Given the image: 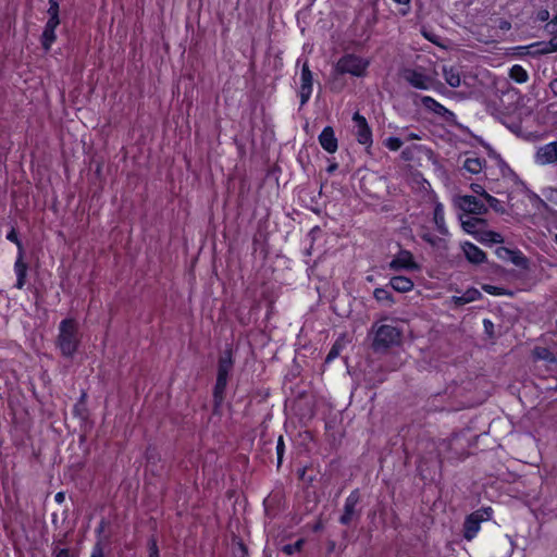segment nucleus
<instances>
[{"label": "nucleus", "instance_id": "obj_61", "mask_svg": "<svg viewBox=\"0 0 557 557\" xmlns=\"http://www.w3.org/2000/svg\"><path fill=\"white\" fill-rule=\"evenodd\" d=\"M86 399H87V394H86V392H83L76 404H81L82 406H85Z\"/></svg>", "mask_w": 557, "mask_h": 557}, {"label": "nucleus", "instance_id": "obj_10", "mask_svg": "<svg viewBox=\"0 0 557 557\" xmlns=\"http://www.w3.org/2000/svg\"><path fill=\"white\" fill-rule=\"evenodd\" d=\"M458 207L468 213L482 215L487 213V207L479 200L475 196L465 195L459 197Z\"/></svg>", "mask_w": 557, "mask_h": 557}, {"label": "nucleus", "instance_id": "obj_24", "mask_svg": "<svg viewBox=\"0 0 557 557\" xmlns=\"http://www.w3.org/2000/svg\"><path fill=\"white\" fill-rule=\"evenodd\" d=\"M486 161L478 157H469L465 160L462 169L471 174H479L485 166Z\"/></svg>", "mask_w": 557, "mask_h": 557}, {"label": "nucleus", "instance_id": "obj_12", "mask_svg": "<svg viewBox=\"0 0 557 557\" xmlns=\"http://www.w3.org/2000/svg\"><path fill=\"white\" fill-rule=\"evenodd\" d=\"M28 263L24 260V255L17 253L14 262V273L16 275V282L14 287L23 289L27 282Z\"/></svg>", "mask_w": 557, "mask_h": 557}, {"label": "nucleus", "instance_id": "obj_57", "mask_svg": "<svg viewBox=\"0 0 557 557\" xmlns=\"http://www.w3.org/2000/svg\"><path fill=\"white\" fill-rule=\"evenodd\" d=\"M454 301H455V304H456V305H458V306H462V305L468 304V302L466 301V299H465L463 294H462L461 296H455V297H454Z\"/></svg>", "mask_w": 557, "mask_h": 557}, {"label": "nucleus", "instance_id": "obj_20", "mask_svg": "<svg viewBox=\"0 0 557 557\" xmlns=\"http://www.w3.org/2000/svg\"><path fill=\"white\" fill-rule=\"evenodd\" d=\"M433 221L435 223L436 230L440 234L446 235L448 234V230L445 224L444 218V207L441 202H436L433 211Z\"/></svg>", "mask_w": 557, "mask_h": 557}, {"label": "nucleus", "instance_id": "obj_60", "mask_svg": "<svg viewBox=\"0 0 557 557\" xmlns=\"http://www.w3.org/2000/svg\"><path fill=\"white\" fill-rule=\"evenodd\" d=\"M238 548L242 552L243 557L247 556L248 549H247L246 545L243 542L238 543Z\"/></svg>", "mask_w": 557, "mask_h": 557}, {"label": "nucleus", "instance_id": "obj_56", "mask_svg": "<svg viewBox=\"0 0 557 557\" xmlns=\"http://www.w3.org/2000/svg\"><path fill=\"white\" fill-rule=\"evenodd\" d=\"M65 500V493L64 492H58L54 495V502L59 505L63 504Z\"/></svg>", "mask_w": 557, "mask_h": 557}, {"label": "nucleus", "instance_id": "obj_22", "mask_svg": "<svg viewBox=\"0 0 557 557\" xmlns=\"http://www.w3.org/2000/svg\"><path fill=\"white\" fill-rule=\"evenodd\" d=\"M393 289L399 293H407L413 288V282L407 276H393L389 281Z\"/></svg>", "mask_w": 557, "mask_h": 557}, {"label": "nucleus", "instance_id": "obj_5", "mask_svg": "<svg viewBox=\"0 0 557 557\" xmlns=\"http://www.w3.org/2000/svg\"><path fill=\"white\" fill-rule=\"evenodd\" d=\"M493 510L491 507H483L468 515L463 522V537L467 541L473 540L483 521H487L492 518Z\"/></svg>", "mask_w": 557, "mask_h": 557}, {"label": "nucleus", "instance_id": "obj_41", "mask_svg": "<svg viewBox=\"0 0 557 557\" xmlns=\"http://www.w3.org/2000/svg\"><path fill=\"white\" fill-rule=\"evenodd\" d=\"M463 296H465L466 301L469 304V302L480 299L482 297V294L479 289L471 287V288H468L463 293Z\"/></svg>", "mask_w": 557, "mask_h": 557}, {"label": "nucleus", "instance_id": "obj_4", "mask_svg": "<svg viewBox=\"0 0 557 557\" xmlns=\"http://www.w3.org/2000/svg\"><path fill=\"white\" fill-rule=\"evenodd\" d=\"M401 332L393 325L382 324L374 332L372 348L376 352L386 351L388 348L399 345Z\"/></svg>", "mask_w": 557, "mask_h": 557}, {"label": "nucleus", "instance_id": "obj_37", "mask_svg": "<svg viewBox=\"0 0 557 557\" xmlns=\"http://www.w3.org/2000/svg\"><path fill=\"white\" fill-rule=\"evenodd\" d=\"M285 454V442L283 435H280L276 442V458H277V468H280L283 463V457Z\"/></svg>", "mask_w": 557, "mask_h": 557}, {"label": "nucleus", "instance_id": "obj_25", "mask_svg": "<svg viewBox=\"0 0 557 557\" xmlns=\"http://www.w3.org/2000/svg\"><path fill=\"white\" fill-rule=\"evenodd\" d=\"M345 346H346V339H345V335H343L339 338H337L335 341V343L332 345L330 351L327 352V355L325 357L324 362L331 363L332 361H334L339 356L341 351L345 348Z\"/></svg>", "mask_w": 557, "mask_h": 557}, {"label": "nucleus", "instance_id": "obj_51", "mask_svg": "<svg viewBox=\"0 0 557 557\" xmlns=\"http://www.w3.org/2000/svg\"><path fill=\"white\" fill-rule=\"evenodd\" d=\"M401 159L405 160V161H411L412 158H413V154H412V149L411 148H406L401 151V154H400Z\"/></svg>", "mask_w": 557, "mask_h": 557}, {"label": "nucleus", "instance_id": "obj_30", "mask_svg": "<svg viewBox=\"0 0 557 557\" xmlns=\"http://www.w3.org/2000/svg\"><path fill=\"white\" fill-rule=\"evenodd\" d=\"M509 261L521 269H528L529 267L528 258L518 249L512 251Z\"/></svg>", "mask_w": 557, "mask_h": 557}, {"label": "nucleus", "instance_id": "obj_2", "mask_svg": "<svg viewBox=\"0 0 557 557\" xmlns=\"http://www.w3.org/2000/svg\"><path fill=\"white\" fill-rule=\"evenodd\" d=\"M327 86L333 92H341L348 83V47L343 46L337 60L333 61L327 77Z\"/></svg>", "mask_w": 557, "mask_h": 557}, {"label": "nucleus", "instance_id": "obj_27", "mask_svg": "<svg viewBox=\"0 0 557 557\" xmlns=\"http://www.w3.org/2000/svg\"><path fill=\"white\" fill-rule=\"evenodd\" d=\"M509 77L518 84L525 83L529 79L528 72L519 64L510 69Z\"/></svg>", "mask_w": 557, "mask_h": 557}, {"label": "nucleus", "instance_id": "obj_49", "mask_svg": "<svg viewBox=\"0 0 557 557\" xmlns=\"http://www.w3.org/2000/svg\"><path fill=\"white\" fill-rule=\"evenodd\" d=\"M73 413L77 417H85L87 414L86 406H82L81 404H75L73 407Z\"/></svg>", "mask_w": 557, "mask_h": 557}, {"label": "nucleus", "instance_id": "obj_7", "mask_svg": "<svg viewBox=\"0 0 557 557\" xmlns=\"http://www.w3.org/2000/svg\"><path fill=\"white\" fill-rule=\"evenodd\" d=\"M420 101L425 110L434 113L449 125L456 126L460 129H466L463 125L458 123L456 114L446 107H444L442 103L436 101L434 98L430 96H421Z\"/></svg>", "mask_w": 557, "mask_h": 557}, {"label": "nucleus", "instance_id": "obj_58", "mask_svg": "<svg viewBox=\"0 0 557 557\" xmlns=\"http://www.w3.org/2000/svg\"><path fill=\"white\" fill-rule=\"evenodd\" d=\"M336 544L334 541L327 542V555H331L335 550Z\"/></svg>", "mask_w": 557, "mask_h": 557}, {"label": "nucleus", "instance_id": "obj_29", "mask_svg": "<svg viewBox=\"0 0 557 557\" xmlns=\"http://www.w3.org/2000/svg\"><path fill=\"white\" fill-rule=\"evenodd\" d=\"M373 296L379 302H382L386 306H392L395 302L393 295L386 288H375Z\"/></svg>", "mask_w": 557, "mask_h": 557}, {"label": "nucleus", "instance_id": "obj_19", "mask_svg": "<svg viewBox=\"0 0 557 557\" xmlns=\"http://www.w3.org/2000/svg\"><path fill=\"white\" fill-rule=\"evenodd\" d=\"M445 82L453 88H457L461 84L460 71L458 66L444 65L442 69Z\"/></svg>", "mask_w": 557, "mask_h": 557}, {"label": "nucleus", "instance_id": "obj_11", "mask_svg": "<svg viewBox=\"0 0 557 557\" xmlns=\"http://www.w3.org/2000/svg\"><path fill=\"white\" fill-rule=\"evenodd\" d=\"M389 269L398 270H418L419 265L413 261L412 253L408 250H400L389 263Z\"/></svg>", "mask_w": 557, "mask_h": 557}, {"label": "nucleus", "instance_id": "obj_52", "mask_svg": "<svg viewBox=\"0 0 557 557\" xmlns=\"http://www.w3.org/2000/svg\"><path fill=\"white\" fill-rule=\"evenodd\" d=\"M54 557H74L69 548H60L54 553Z\"/></svg>", "mask_w": 557, "mask_h": 557}, {"label": "nucleus", "instance_id": "obj_13", "mask_svg": "<svg viewBox=\"0 0 557 557\" xmlns=\"http://www.w3.org/2000/svg\"><path fill=\"white\" fill-rule=\"evenodd\" d=\"M318 139L319 144L326 152L334 153L337 150L338 144L333 127L325 126Z\"/></svg>", "mask_w": 557, "mask_h": 557}, {"label": "nucleus", "instance_id": "obj_3", "mask_svg": "<svg viewBox=\"0 0 557 557\" xmlns=\"http://www.w3.org/2000/svg\"><path fill=\"white\" fill-rule=\"evenodd\" d=\"M345 410L330 411L325 418V437L333 448L342 444L346 434V424L344 423Z\"/></svg>", "mask_w": 557, "mask_h": 557}, {"label": "nucleus", "instance_id": "obj_44", "mask_svg": "<svg viewBox=\"0 0 557 557\" xmlns=\"http://www.w3.org/2000/svg\"><path fill=\"white\" fill-rule=\"evenodd\" d=\"M483 147L486 149V152L488 154L490 158L496 160V161H502V157L500 154L487 143H482Z\"/></svg>", "mask_w": 557, "mask_h": 557}, {"label": "nucleus", "instance_id": "obj_33", "mask_svg": "<svg viewBox=\"0 0 557 557\" xmlns=\"http://www.w3.org/2000/svg\"><path fill=\"white\" fill-rule=\"evenodd\" d=\"M304 545H305V540L299 539L295 543L284 545L282 550L286 555H294L295 553L301 552Z\"/></svg>", "mask_w": 557, "mask_h": 557}, {"label": "nucleus", "instance_id": "obj_1", "mask_svg": "<svg viewBox=\"0 0 557 557\" xmlns=\"http://www.w3.org/2000/svg\"><path fill=\"white\" fill-rule=\"evenodd\" d=\"M55 346L64 358H73L82 344L79 323L74 318L61 320L58 326Z\"/></svg>", "mask_w": 557, "mask_h": 557}, {"label": "nucleus", "instance_id": "obj_31", "mask_svg": "<svg viewBox=\"0 0 557 557\" xmlns=\"http://www.w3.org/2000/svg\"><path fill=\"white\" fill-rule=\"evenodd\" d=\"M482 289L493 296H512L513 293L511 290H508L504 287L491 285V284H484L482 285Z\"/></svg>", "mask_w": 557, "mask_h": 557}, {"label": "nucleus", "instance_id": "obj_26", "mask_svg": "<svg viewBox=\"0 0 557 557\" xmlns=\"http://www.w3.org/2000/svg\"><path fill=\"white\" fill-rule=\"evenodd\" d=\"M55 41H57L55 29L44 27L42 34L40 36V44H41L42 49L46 52H48Z\"/></svg>", "mask_w": 557, "mask_h": 557}, {"label": "nucleus", "instance_id": "obj_43", "mask_svg": "<svg viewBox=\"0 0 557 557\" xmlns=\"http://www.w3.org/2000/svg\"><path fill=\"white\" fill-rule=\"evenodd\" d=\"M512 249H509L507 247H498L496 249V255L499 259H503V260H509L511 253H512Z\"/></svg>", "mask_w": 557, "mask_h": 557}, {"label": "nucleus", "instance_id": "obj_59", "mask_svg": "<svg viewBox=\"0 0 557 557\" xmlns=\"http://www.w3.org/2000/svg\"><path fill=\"white\" fill-rule=\"evenodd\" d=\"M550 90L557 96V78L553 79L549 84Z\"/></svg>", "mask_w": 557, "mask_h": 557}, {"label": "nucleus", "instance_id": "obj_46", "mask_svg": "<svg viewBox=\"0 0 557 557\" xmlns=\"http://www.w3.org/2000/svg\"><path fill=\"white\" fill-rule=\"evenodd\" d=\"M60 23H61L60 17L49 16L48 21L45 24V27L57 30V28L59 27Z\"/></svg>", "mask_w": 557, "mask_h": 557}, {"label": "nucleus", "instance_id": "obj_42", "mask_svg": "<svg viewBox=\"0 0 557 557\" xmlns=\"http://www.w3.org/2000/svg\"><path fill=\"white\" fill-rule=\"evenodd\" d=\"M49 8L47 10L48 16L60 17L59 0H49Z\"/></svg>", "mask_w": 557, "mask_h": 557}, {"label": "nucleus", "instance_id": "obj_16", "mask_svg": "<svg viewBox=\"0 0 557 557\" xmlns=\"http://www.w3.org/2000/svg\"><path fill=\"white\" fill-rule=\"evenodd\" d=\"M370 63L371 61L369 58L350 53V75L357 77L366 76Z\"/></svg>", "mask_w": 557, "mask_h": 557}, {"label": "nucleus", "instance_id": "obj_40", "mask_svg": "<svg viewBox=\"0 0 557 557\" xmlns=\"http://www.w3.org/2000/svg\"><path fill=\"white\" fill-rule=\"evenodd\" d=\"M108 524H109V522L104 518H102L95 530L97 541L102 540L106 544L108 543V536H103V533H104Z\"/></svg>", "mask_w": 557, "mask_h": 557}, {"label": "nucleus", "instance_id": "obj_32", "mask_svg": "<svg viewBox=\"0 0 557 557\" xmlns=\"http://www.w3.org/2000/svg\"><path fill=\"white\" fill-rule=\"evenodd\" d=\"M7 239L17 247V253L24 255V246L22 240L18 237L17 231L15 227H11V230L7 233Z\"/></svg>", "mask_w": 557, "mask_h": 557}, {"label": "nucleus", "instance_id": "obj_23", "mask_svg": "<svg viewBox=\"0 0 557 557\" xmlns=\"http://www.w3.org/2000/svg\"><path fill=\"white\" fill-rule=\"evenodd\" d=\"M532 358L535 361L543 360L548 364L556 363L557 358L547 347L536 346L532 350Z\"/></svg>", "mask_w": 557, "mask_h": 557}, {"label": "nucleus", "instance_id": "obj_35", "mask_svg": "<svg viewBox=\"0 0 557 557\" xmlns=\"http://www.w3.org/2000/svg\"><path fill=\"white\" fill-rule=\"evenodd\" d=\"M503 175L505 176L506 173L510 174L517 183H519L523 188L527 189L525 184L518 177V175L509 168V165L505 162V160L502 158V161H496Z\"/></svg>", "mask_w": 557, "mask_h": 557}, {"label": "nucleus", "instance_id": "obj_55", "mask_svg": "<svg viewBox=\"0 0 557 557\" xmlns=\"http://www.w3.org/2000/svg\"><path fill=\"white\" fill-rule=\"evenodd\" d=\"M406 140H420L422 139L421 133H408L405 137Z\"/></svg>", "mask_w": 557, "mask_h": 557}, {"label": "nucleus", "instance_id": "obj_38", "mask_svg": "<svg viewBox=\"0 0 557 557\" xmlns=\"http://www.w3.org/2000/svg\"><path fill=\"white\" fill-rule=\"evenodd\" d=\"M403 144L404 143L399 137H394V136L387 137L384 140V146L392 151H397L398 149H400Z\"/></svg>", "mask_w": 557, "mask_h": 557}, {"label": "nucleus", "instance_id": "obj_54", "mask_svg": "<svg viewBox=\"0 0 557 557\" xmlns=\"http://www.w3.org/2000/svg\"><path fill=\"white\" fill-rule=\"evenodd\" d=\"M546 27L549 29L550 33L557 32V14L552 21L547 23Z\"/></svg>", "mask_w": 557, "mask_h": 557}, {"label": "nucleus", "instance_id": "obj_62", "mask_svg": "<svg viewBox=\"0 0 557 557\" xmlns=\"http://www.w3.org/2000/svg\"><path fill=\"white\" fill-rule=\"evenodd\" d=\"M337 168H338V165H337L336 163L330 164V165H329V168H327V172L332 173V172H334Z\"/></svg>", "mask_w": 557, "mask_h": 557}, {"label": "nucleus", "instance_id": "obj_34", "mask_svg": "<svg viewBox=\"0 0 557 557\" xmlns=\"http://www.w3.org/2000/svg\"><path fill=\"white\" fill-rule=\"evenodd\" d=\"M485 200L486 202L488 203V206L496 212V213H499V214H505L506 213V209L505 207L503 206L502 201H499L497 198H495L494 196L492 195H486L485 196Z\"/></svg>", "mask_w": 557, "mask_h": 557}, {"label": "nucleus", "instance_id": "obj_17", "mask_svg": "<svg viewBox=\"0 0 557 557\" xmlns=\"http://www.w3.org/2000/svg\"><path fill=\"white\" fill-rule=\"evenodd\" d=\"M228 376L216 375V381L213 387V405L214 409L222 406L225 398V391L227 386Z\"/></svg>", "mask_w": 557, "mask_h": 557}, {"label": "nucleus", "instance_id": "obj_53", "mask_svg": "<svg viewBox=\"0 0 557 557\" xmlns=\"http://www.w3.org/2000/svg\"><path fill=\"white\" fill-rule=\"evenodd\" d=\"M548 46L549 48L545 49L544 52H553V51H557V36H554L549 42H548Z\"/></svg>", "mask_w": 557, "mask_h": 557}, {"label": "nucleus", "instance_id": "obj_6", "mask_svg": "<svg viewBox=\"0 0 557 557\" xmlns=\"http://www.w3.org/2000/svg\"><path fill=\"white\" fill-rule=\"evenodd\" d=\"M296 64L297 66L301 65L298 97L300 107H304L308 103L313 92V73L310 70L308 59L302 61L301 58H298Z\"/></svg>", "mask_w": 557, "mask_h": 557}, {"label": "nucleus", "instance_id": "obj_63", "mask_svg": "<svg viewBox=\"0 0 557 557\" xmlns=\"http://www.w3.org/2000/svg\"><path fill=\"white\" fill-rule=\"evenodd\" d=\"M500 28L502 29H509L510 28V24L508 22H504L502 25H500Z\"/></svg>", "mask_w": 557, "mask_h": 557}, {"label": "nucleus", "instance_id": "obj_36", "mask_svg": "<svg viewBox=\"0 0 557 557\" xmlns=\"http://www.w3.org/2000/svg\"><path fill=\"white\" fill-rule=\"evenodd\" d=\"M148 557H160V550L156 536H150L147 542Z\"/></svg>", "mask_w": 557, "mask_h": 557}, {"label": "nucleus", "instance_id": "obj_14", "mask_svg": "<svg viewBox=\"0 0 557 557\" xmlns=\"http://www.w3.org/2000/svg\"><path fill=\"white\" fill-rule=\"evenodd\" d=\"M557 161V141L541 147L536 152V162L540 164H548Z\"/></svg>", "mask_w": 557, "mask_h": 557}, {"label": "nucleus", "instance_id": "obj_15", "mask_svg": "<svg viewBox=\"0 0 557 557\" xmlns=\"http://www.w3.org/2000/svg\"><path fill=\"white\" fill-rule=\"evenodd\" d=\"M462 250L467 260L473 264H481L486 260L485 252L479 248L476 245L466 242L462 245Z\"/></svg>", "mask_w": 557, "mask_h": 557}, {"label": "nucleus", "instance_id": "obj_48", "mask_svg": "<svg viewBox=\"0 0 557 557\" xmlns=\"http://www.w3.org/2000/svg\"><path fill=\"white\" fill-rule=\"evenodd\" d=\"M483 326H484L485 333L490 337H493L494 336V323L491 320H488V319H484L483 320Z\"/></svg>", "mask_w": 557, "mask_h": 557}, {"label": "nucleus", "instance_id": "obj_9", "mask_svg": "<svg viewBox=\"0 0 557 557\" xmlns=\"http://www.w3.org/2000/svg\"><path fill=\"white\" fill-rule=\"evenodd\" d=\"M404 78L412 87L421 90H429L434 84V79L430 75L416 69H406Z\"/></svg>", "mask_w": 557, "mask_h": 557}, {"label": "nucleus", "instance_id": "obj_39", "mask_svg": "<svg viewBox=\"0 0 557 557\" xmlns=\"http://www.w3.org/2000/svg\"><path fill=\"white\" fill-rule=\"evenodd\" d=\"M106 543L102 540L96 541L91 548L90 557H106L104 548Z\"/></svg>", "mask_w": 557, "mask_h": 557}, {"label": "nucleus", "instance_id": "obj_28", "mask_svg": "<svg viewBox=\"0 0 557 557\" xmlns=\"http://www.w3.org/2000/svg\"><path fill=\"white\" fill-rule=\"evenodd\" d=\"M476 238L482 243H490V244L504 243L503 235L497 232H494V231L482 232V233H480V235Z\"/></svg>", "mask_w": 557, "mask_h": 557}, {"label": "nucleus", "instance_id": "obj_50", "mask_svg": "<svg viewBox=\"0 0 557 557\" xmlns=\"http://www.w3.org/2000/svg\"><path fill=\"white\" fill-rule=\"evenodd\" d=\"M548 18H549L548 10L543 9L536 13V20L540 22H546V21H548Z\"/></svg>", "mask_w": 557, "mask_h": 557}, {"label": "nucleus", "instance_id": "obj_18", "mask_svg": "<svg viewBox=\"0 0 557 557\" xmlns=\"http://www.w3.org/2000/svg\"><path fill=\"white\" fill-rule=\"evenodd\" d=\"M234 366L232 349H225L218 360L216 375L228 376Z\"/></svg>", "mask_w": 557, "mask_h": 557}, {"label": "nucleus", "instance_id": "obj_21", "mask_svg": "<svg viewBox=\"0 0 557 557\" xmlns=\"http://www.w3.org/2000/svg\"><path fill=\"white\" fill-rule=\"evenodd\" d=\"M486 224V220L476 216H469L467 220H461L463 231L475 236L479 235L478 227L485 226Z\"/></svg>", "mask_w": 557, "mask_h": 557}, {"label": "nucleus", "instance_id": "obj_64", "mask_svg": "<svg viewBox=\"0 0 557 557\" xmlns=\"http://www.w3.org/2000/svg\"><path fill=\"white\" fill-rule=\"evenodd\" d=\"M305 473H306V468H302L301 470H299V478H300L301 480H304V478H305Z\"/></svg>", "mask_w": 557, "mask_h": 557}, {"label": "nucleus", "instance_id": "obj_47", "mask_svg": "<svg viewBox=\"0 0 557 557\" xmlns=\"http://www.w3.org/2000/svg\"><path fill=\"white\" fill-rule=\"evenodd\" d=\"M339 521L342 524H348V498L343 504V510L339 517Z\"/></svg>", "mask_w": 557, "mask_h": 557}, {"label": "nucleus", "instance_id": "obj_8", "mask_svg": "<svg viewBox=\"0 0 557 557\" xmlns=\"http://www.w3.org/2000/svg\"><path fill=\"white\" fill-rule=\"evenodd\" d=\"M352 121L355 123V136L357 141L369 149L372 146L373 139L371 127L369 126L366 117L359 112H355Z\"/></svg>", "mask_w": 557, "mask_h": 557}, {"label": "nucleus", "instance_id": "obj_45", "mask_svg": "<svg viewBox=\"0 0 557 557\" xmlns=\"http://www.w3.org/2000/svg\"><path fill=\"white\" fill-rule=\"evenodd\" d=\"M470 188L474 194L483 197L484 199H485V196L488 195V193H486L485 188L478 183H472L470 185Z\"/></svg>", "mask_w": 557, "mask_h": 557}]
</instances>
